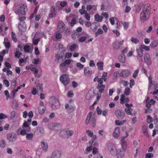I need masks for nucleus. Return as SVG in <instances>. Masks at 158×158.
<instances>
[{"label": "nucleus", "mask_w": 158, "mask_h": 158, "mask_svg": "<svg viewBox=\"0 0 158 158\" xmlns=\"http://www.w3.org/2000/svg\"><path fill=\"white\" fill-rule=\"evenodd\" d=\"M58 125V124L56 123H51L48 125V127L50 129L55 130L57 129Z\"/></svg>", "instance_id": "14"}, {"label": "nucleus", "mask_w": 158, "mask_h": 158, "mask_svg": "<svg viewBox=\"0 0 158 158\" xmlns=\"http://www.w3.org/2000/svg\"><path fill=\"white\" fill-rule=\"evenodd\" d=\"M147 122L148 123H150L152 121L153 119L152 117H151L150 115H147Z\"/></svg>", "instance_id": "50"}, {"label": "nucleus", "mask_w": 158, "mask_h": 158, "mask_svg": "<svg viewBox=\"0 0 158 158\" xmlns=\"http://www.w3.org/2000/svg\"><path fill=\"white\" fill-rule=\"evenodd\" d=\"M6 143L4 139H2L0 141V148H4L5 147Z\"/></svg>", "instance_id": "42"}, {"label": "nucleus", "mask_w": 158, "mask_h": 158, "mask_svg": "<svg viewBox=\"0 0 158 158\" xmlns=\"http://www.w3.org/2000/svg\"><path fill=\"white\" fill-rule=\"evenodd\" d=\"M92 71L89 70H84V74L85 76L89 77L91 76Z\"/></svg>", "instance_id": "37"}, {"label": "nucleus", "mask_w": 158, "mask_h": 158, "mask_svg": "<svg viewBox=\"0 0 158 158\" xmlns=\"http://www.w3.org/2000/svg\"><path fill=\"white\" fill-rule=\"evenodd\" d=\"M101 15L105 17L106 19L109 17V15L107 13L103 12L101 14Z\"/></svg>", "instance_id": "63"}, {"label": "nucleus", "mask_w": 158, "mask_h": 158, "mask_svg": "<svg viewBox=\"0 0 158 158\" xmlns=\"http://www.w3.org/2000/svg\"><path fill=\"white\" fill-rule=\"evenodd\" d=\"M130 89L129 88H127L125 89L124 94L127 95L130 94Z\"/></svg>", "instance_id": "53"}, {"label": "nucleus", "mask_w": 158, "mask_h": 158, "mask_svg": "<svg viewBox=\"0 0 158 158\" xmlns=\"http://www.w3.org/2000/svg\"><path fill=\"white\" fill-rule=\"evenodd\" d=\"M67 4V2L66 1H58L56 3V6H57L59 5H60L61 7H63L66 5Z\"/></svg>", "instance_id": "18"}, {"label": "nucleus", "mask_w": 158, "mask_h": 158, "mask_svg": "<svg viewBox=\"0 0 158 158\" xmlns=\"http://www.w3.org/2000/svg\"><path fill=\"white\" fill-rule=\"evenodd\" d=\"M125 96L124 94H121V98H120V103L121 104H124L125 102H124V101L125 100Z\"/></svg>", "instance_id": "44"}, {"label": "nucleus", "mask_w": 158, "mask_h": 158, "mask_svg": "<svg viewBox=\"0 0 158 158\" xmlns=\"http://www.w3.org/2000/svg\"><path fill=\"white\" fill-rule=\"evenodd\" d=\"M105 85H99L98 84L97 86V88L98 89V91L100 93H103L104 91Z\"/></svg>", "instance_id": "23"}, {"label": "nucleus", "mask_w": 158, "mask_h": 158, "mask_svg": "<svg viewBox=\"0 0 158 158\" xmlns=\"http://www.w3.org/2000/svg\"><path fill=\"white\" fill-rule=\"evenodd\" d=\"M41 146L44 151L46 152L48 150V146L47 143L44 141H42L41 142Z\"/></svg>", "instance_id": "16"}, {"label": "nucleus", "mask_w": 158, "mask_h": 158, "mask_svg": "<svg viewBox=\"0 0 158 158\" xmlns=\"http://www.w3.org/2000/svg\"><path fill=\"white\" fill-rule=\"evenodd\" d=\"M19 105V104L16 101H13L12 102V108L14 110H17Z\"/></svg>", "instance_id": "34"}, {"label": "nucleus", "mask_w": 158, "mask_h": 158, "mask_svg": "<svg viewBox=\"0 0 158 158\" xmlns=\"http://www.w3.org/2000/svg\"><path fill=\"white\" fill-rule=\"evenodd\" d=\"M49 103L52 108L54 110L58 109L60 106L59 102L58 99L54 96L50 97Z\"/></svg>", "instance_id": "3"}, {"label": "nucleus", "mask_w": 158, "mask_h": 158, "mask_svg": "<svg viewBox=\"0 0 158 158\" xmlns=\"http://www.w3.org/2000/svg\"><path fill=\"white\" fill-rule=\"evenodd\" d=\"M116 22V24L117 26L120 24V23L118 19L116 18L111 17L110 18V21L112 25H114V24L115 21Z\"/></svg>", "instance_id": "15"}, {"label": "nucleus", "mask_w": 158, "mask_h": 158, "mask_svg": "<svg viewBox=\"0 0 158 158\" xmlns=\"http://www.w3.org/2000/svg\"><path fill=\"white\" fill-rule=\"evenodd\" d=\"M64 11L66 13H69L71 11V9L70 7L67 6L64 9Z\"/></svg>", "instance_id": "57"}, {"label": "nucleus", "mask_w": 158, "mask_h": 158, "mask_svg": "<svg viewBox=\"0 0 158 158\" xmlns=\"http://www.w3.org/2000/svg\"><path fill=\"white\" fill-rule=\"evenodd\" d=\"M61 152L60 151L56 150L52 152L51 157L52 158H61Z\"/></svg>", "instance_id": "8"}, {"label": "nucleus", "mask_w": 158, "mask_h": 158, "mask_svg": "<svg viewBox=\"0 0 158 158\" xmlns=\"http://www.w3.org/2000/svg\"><path fill=\"white\" fill-rule=\"evenodd\" d=\"M85 19L88 20H89L90 19V16L89 14L86 13L85 14Z\"/></svg>", "instance_id": "58"}, {"label": "nucleus", "mask_w": 158, "mask_h": 158, "mask_svg": "<svg viewBox=\"0 0 158 158\" xmlns=\"http://www.w3.org/2000/svg\"><path fill=\"white\" fill-rule=\"evenodd\" d=\"M33 137V135L32 133H28L26 135V139L28 140H31Z\"/></svg>", "instance_id": "40"}, {"label": "nucleus", "mask_w": 158, "mask_h": 158, "mask_svg": "<svg viewBox=\"0 0 158 158\" xmlns=\"http://www.w3.org/2000/svg\"><path fill=\"white\" fill-rule=\"evenodd\" d=\"M56 39H58L61 38L62 37L61 34L59 33H56Z\"/></svg>", "instance_id": "62"}, {"label": "nucleus", "mask_w": 158, "mask_h": 158, "mask_svg": "<svg viewBox=\"0 0 158 158\" xmlns=\"http://www.w3.org/2000/svg\"><path fill=\"white\" fill-rule=\"evenodd\" d=\"M86 133L90 137H92L94 135L93 132L90 130H87L86 131Z\"/></svg>", "instance_id": "51"}, {"label": "nucleus", "mask_w": 158, "mask_h": 158, "mask_svg": "<svg viewBox=\"0 0 158 158\" xmlns=\"http://www.w3.org/2000/svg\"><path fill=\"white\" fill-rule=\"evenodd\" d=\"M32 71L34 72V73L35 74V76L37 78H39L40 77V75H37L38 73V70H31Z\"/></svg>", "instance_id": "49"}, {"label": "nucleus", "mask_w": 158, "mask_h": 158, "mask_svg": "<svg viewBox=\"0 0 158 158\" xmlns=\"http://www.w3.org/2000/svg\"><path fill=\"white\" fill-rule=\"evenodd\" d=\"M40 40L39 38H38L36 39H35L34 38L33 39V43L34 44L36 45L38 44V43Z\"/></svg>", "instance_id": "60"}, {"label": "nucleus", "mask_w": 158, "mask_h": 158, "mask_svg": "<svg viewBox=\"0 0 158 158\" xmlns=\"http://www.w3.org/2000/svg\"><path fill=\"white\" fill-rule=\"evenodd\" d=\"M132 111V109L130 108H126L125 109V111L126 114H127L130 115H133V114L131 113Z\"/></svg>", "instance_id": "32"}, {"label": "nucleus", "mask_w": 158, "mask_h": 158, "mask_svg": "<svg viewBox=\"0 0 158 158\" xmlns=\"http://www.w3.org/2000/svg\"><path fill=\"white\" fill-rule=\"evenodd\" d=\"M118 60L120 62L124 63L125 61V56L124 55H123L119 56L118 57Z\"/></svg>", "instance_id": "36"}, {"label": "nucleus", "mask_w": 158, "mask_h": 158, "mask_svg": "<svg viewBox=\"0 0 158 158\" xmlns=\"http://www.w3.org/2000/svg\"><path fill=\"white\" fill-rule=\"evenodd\" d=\"M130 72L128 70H124L122 71L120 74V76L124 77H128L130 74Z\"/></svg>", "instance_id": "13"}, {"label": "nucleus", "mask_w": 158, "mask_h": 158, "mask_svg": "<svg viewBox=\"0 0 158 158\" xmlns=\"http://www.w3.org/2000/svg\"><path fill=\"white\" fill-rule=\"evenodd\" d=\"M64 26V23L62 22H59L57 27L58 31L60 32H63L65 28Z\"/></svg>", "instance_id": "10"}, {"label": "nucleus", "mask_w": 158, "mask_h": 158, "mask_svg": "<svg viewBox=\"0 0 158 158\" xmlns=\"http://www.w3.org/2000/svg\"><path fill=\"white\" fill-rule=\"evenodd\" d=\"M113 47L114 49H119L120 47L116 42L113 44Z\"/></svg>", "instance_id": "47"}, {"label": "nucleus", "mask_w": 158, "mask_h": 158, "mask_svg": "<svg viewBox=\"0 0 158 158\" xmlns=\"http://www.w3.org/2000/svg\"><path fill=\"white\" fill-rule=\"evenodd\" d=\"M76 48V45L75 44H73L70 47L69 50L71 51H73Z\"/></svg>", "instance_id": "55"}, {"label": "nucleus", "mask_w": 158, "mask_h": 158, "mask_svg": "<svg viewBox=\"0 0 158 158\" xmlns=\"http://www.w3.org/2000/svg\"><path fill=\"white\" fill-rule=\"evenodd\" d=\"M4 39V41L3 42V44H4L5 47L6 48L8 49L10 46V42H9L7 38H5Z\"/></svg>", "instance_id": "21"}, {"label": "nucleus", "mask_w": 158, "mask_h": 158, "mask_svg": "<svg viewBox=\"0 0 158 158\" xmlns=\"http://www.w3.org/2000/svg\"><path fill=\"white\" fill-rule=\"evenodd\" d=\"M142 131L144 135L147 137H149V135L148 133L147 129V127L145 125H143L142 127Z\"/></svg>", "instance_id": "17"}, {"label": "nucleus", "mask_w": 158, "mask_h": 158, "mask_svg": "<svg viewBox=\"0 0 158 158\" xmlns=\"http://www.w3.org/2000/svg\"><path fill=\"white\" fill-rule=\"evenodd\" d=\"M71 60L70 59L66 60L64 62L60 64V66L62 67H64L66 65L69 64L71 62Z\"/></svg>", "instance_id": "25"}, {"label": "nucleus", "mask_w": 158, "mask_h": 158, "mask_svg": "<svg viewBox=\"0 0 158 158\" xmlns=\"http://www.w3.org/2000/svg\"><path fill=\"white\" fill-rule=\"evenodd\" d=\"M103 31L101 29H99L95 33V36H97L98 35L102 34Z\"/></svg>", "instance_id": "48"}, {"label": "nucleus", "mask_w": 158, "mask_h": 158, "mask_svg": "<svg viewBox=\"0 0 158 158\" xmlns=\"http://www.w3.org/2000/svg\"><path fill=\"white\" fill-rule=\"evenodd\" d=\"M96 65L98 69H102L103 66V62L102 61H99L97 62Z\"/></svg>", "instance_id": "31"}, {"label": "nucleus", "mask_w": 158, "mask_h": 158, "mask_svg": "<svg viewBox=\"0 0 158 158\" xmlns=\"http://www.w3.org/2000/svg\"><path fill=\"white\" fill-rule=\"evenodd\" d=\"M153 156V154L151 153H147L145 155L146 158H151Z\"/></svg>", "instance_id": "64"}, {"label": "nucleus", "mask_w": 158, "mask_h": 158, "mask_svg": "<svg viewBox=\"0 0 158 158\" xmlns=\"http://www.w3.org/2000/svg\"><path fill=\"white\" fill-rule=\"evenodd\" d=\"M103 17L97 14L94 15V19L95 21L101 22L102 21Z\"/></svg>", "instance_id": "27"}, {"label": "nucleus", "mask_w": 158, "mask_h": 158, "mask_svg": "<svg viewBox=\"0 0 158 158\" xmlns=\"http://www.w3.org/2000/svg\"><path fill=\"white\" fill-rule=\"evenodd\" d=\"M62 52H60L59 54H56L55 56L56 60H58L59 62L62 61L64 60V55Z\"/></svg>", "instance_id": "12"}, {"label": "nucleus", "mask_w": 158, "mask_h": 158, "mask_svg": "<svg viewBox=\"0 0 158 158\" xmlns=\"http://www.w3.org/2000/svg\"><path fill=\"white\" fill-rule=\"evenodd\" d=\"M138 73L139 71L138 70H135L133 74V77L134 78H136L137 76H138Z\"/></svg>", "instance_id": "59"}, {"label": "nucleus", "mask_w": 158, "mask_h": 158, "mask_svg": "<svg viewBox=\"0 0 158 158\" xmlns=\"http://www.w3.org/2000/svg\"><path fill=\"white\" fill-rule=\"evenodd\" d=\"M120 129L118 127H116L113 133V135L114 138L118 137L119 135Z\"/></svg>", "instance_id": "19"}, {"label": "nucleus", "mask_w": 158, "mask_h": 158, "mask_svg": "<svg viewBox=\"0 0 158 158\" xmlns=\"http://www.w3.org/2000/svg\"><path fill=\"white\" fill-rule=\"evenodd\" d=\"M144 62L147 65L149 66L151 65L152 61L150 56L148 53H146L144 54Z\"/></svg>", "instance_id": "9"}, {"label": "nucleus", "mask_w": 158, "mask_h": 158, "mask_svg": "<svg viewBox=\"0 0 158 158\" xmlns=\"http://www.w3.org/2000/svg\"><path fill=\"white\" fill-rule=\"evenodd\" d=\"M158 45V40H155L151 43L150 44V46L151 48H154L157 46Z\"/></svg>", "instance_id": "24"}, {"label": "nucleus", "mask_w": 158, "mask_h": 158, "mask_svg": "<svg viewBox=\"0 0 158 158\" xmlns=\"http://www.w3.org/2000/svg\"><path fill=\"white\" fill-rule=\"evenodd\" d=\"M121 145L123 149L126 150L127 148V144L125 140H123V141H121Z\"/></svg>", "instance_id": "39"}, {"label": "nucleus", "mask_w": 158, "mask_h": 158, "mask_svg": "<svg viewBox=\"0 0 158 158\" xmlns=\"http://www.w3.org/2000/svg\"><path fill=\"white\" fill-rule=\"evenodd\" d=\"M125 150H124V149L121 150L120 149H118V154L117 155H118L120 156V157H123L125 155Z\"/></svg>", "instance_id": "28"}, {"label": "nucleus", "mask_w": 158, "mask_h": 158, "mask_svg": "<svg viewBox=\"0 0 158 158\" xmlns=\"http://www.w3.org/2000/svg\"><path fill=\"white\" fill-rule=\"evenodd\" d=\"M79 12L80 14L81 15H83L87 12L85 10V6L84 5H83L81 7V9L79 10Z\"/></svg>", "instance_id": "35"}, {"label": "nucleus", "mask_w": 158, "mask_h": 158, "mask_svg": "<svg viewBox=\"0 0 158 158\" xmlns=\"http://www.w3.org/2000/svg\"><path fill=\"white\" fill-rule=\"evenodd\" d=\"M85 25L87 27H90L91 29L94 31H95L97 29L96 26L94 23H91L90 22H88L85 23Z\"/></svg>", "instance_id": "11"}, {"label": "nucleus", "mask_w": 158, "mask_h": 158, "mask_svg": "<svg viewBox=\"0 0 158 158\" xmlns=\"http://www.w3.org/2000/svg\"><path fill=\"white\" fill-rule=\"evenodd\" d=\"M121 23L123 26L124 29L125 30H126L129 27V23L126 22H121Z\"/></svg>", "instance_id": "38"}, {"label": "nucleus", "mask_w": 158, "mask_h": 158, "mask_svg": "<svg viewBox=\"0 0 158 158\" xmlns=\"http://www.w3.org/2000/svg\"><path fill=\"white\" fill-rule=\"evenodd\" d=\"M8 116L5 114H4L3 113H0V119H3L7 118Z\"/></svg>", "instance_id": "52"}, {"label": "nucleus", "mask_w": 158, "mask_h": 158, "mask_svg": "<svg viewBox=\"0 0 158 158\" xmlns=\"http://www.w3.org/2000/svg\"><path fill=\"white\" fill-rule=\"evenodd\" d=\"M64 131L66 135L69 137L72 136L74 132V131L72 130L69 131L68 130H66Z\"/></svg>", "instance_id": "26"}, {"label": "nucleus", "mask_w": 158, "mask_h": 158, "mask_svg": "<svg viewBox=\"0 0 158 158\" xmlns=\"http://www.w3.org/2000/svg\"><path fill=\"white\" fill-rule=\"evenodd\" d=\"M16 114V112L15 111H13L10 113V119L11 120L13 119L15 117Z\"/></svg>", "instance_id": "41"}, {"label": "nucleus", "mask_w": 158, "mask_h": 158, "mask_svg": "<svg viewBox=\"0 0 158 158\" xmlns=\"http://www.w3.org/2000/svg\"><path fill=\"white\" fill-rule=\"evenodd\" d=\"M27 10V7L24 5L18 4L15 5L14 7V12L18 15H25Z\"/></svg>", "instance_id": "1"}, {"label": "nucleus", "mask_w": 158, "mask_h": 158, "mask_svg": "<svg viewBox=\"0 0 158 158\" xmlns=\"http://www.w3.org/2000/svg\"><path fill=\"white\" fill-rule=\"evenodd\" d=\"M92 114V113L91 112H89L88 114L87 118L85 120V124H87L90 120V118L91 117Z\"/></svg>", "instance_id": "33"}, {"label": "nucleus", "mask_w": 158, "mask_h": 158, "mask_svg": "<svg viewBox=\"0 0 158 158\" xmlns=\"http://www.w3.org/2000/svg\"><path fill=\"white\" fill-rule=\"evenodd\" d=\"M7 139L10 142H15L17 139V135L14 133H10L6 135Z\"/></svg>", "instance_id": "6"}, {"label": "nucleus", "mask_w": 158, "mask_h": 158, "mask_svg": "<svg viewBox=\"0 0 158 158\" xmlns=\"http://www.w3.org/2000/svg\"><path fill=\"white\" fill-rule=\"evenodd\" d=\"M130 86L131 88H132L135 85V83L134 79H132L130 80Z\"/></svg>", "instance_id": "56"}, {"label": "nucleus", "mask_w": 158, "mask_h": 158, "mask_svg": "<svg viewBox=\"0 0 158 158\" xmlns=\"http://www.w3.org/2000/svg\"><path fill=\"white\" fill-rule=\"evenodd\" d=\"M141 48H142V49H144L146 51H148L149 50V47L145 45L144 44H142L141 45Z\"/></svg>", "instance_id": "46"}, {"label": "nucleus", "mask_w": 158, "mask_h": 158, "mask_svg": "<svg viewBox=\"0 0 158 158\" xmlns=\"http://www.w3.org/2000/svg\"><path fill=\"white\" fill-rule=\"evenodd\" d=\"M107 73L106 72H103V73L102 74V78L103 79L104 81H106V80L107 79Z\"/></svg>", "instance_id": "54"}, {"label": "nucleus", "mask_w": 158, "mask_h": 158, "mask_svg": "<svg viewBox=\"0 0 158 158\" xmlns=\"http://www.w3.org/2000/svg\"><path fill=\"white\" fill-rule=\"evenodd\" d=\"M131 41L135 44H137L139 41V40L136 38L131 37Z\"/></svg>", "instance_id": "45"}, {"label": "nucleus", "mask_w": 158, "mask_h": 158, "mask_svg": "<svg viewBox=\"0 0 158 158\" xmlns=\"http://www.w3.org/2000/svg\"><path fill=\"white\" fill-rule=\"evenodd\" d=\"M24 49L25 52L30 53L32 51L30 46L28 45H25L24 48Z\"/></svg>", "instance_id": "29"}, {"label": "nucleus", "mask_w": 158, "mask_h": 158, "mask_svg": "<svg viewBox=\"0 0 158 158\" xmlns=\"http://www.w3.org/2000/svg\"><path fill=\"white\" fill-rule=\"evenodd\" d=\"M60 81L65 85H67L69 83L70 78L66 74H62L60 77Z\"/></svg>", "instance_id": "5"}, {"label": "nucleus", "mask_w": 158, "mask_h": 158, "mask_svg": "<svg viewBox=\"0 0 158 158\" xmlns=\"http://www.w3.org/2000/svg\"><path fill=\"white\" fill-rule=\"evenodd\" d=\"M38 110L39 113L42 114L44 113L45 110V107L39 106Z\"/></svg>", "instance_id": "30"}, {"label": "nucleus", "mask_w": 158, "mask_h": 158, "mask_svg": "<svg viewBox=\"0 0 158 158\" xmlns=\"http://www.w3.org/2000/svg\"><path fill=\"white\" fill-rule=\"evenodd\" d=\"M81 31L82 28L81 27H78L76 30V32H74L73 34V36L72 37L74 39L76 38V37H75V36H76L78 35L79 32H81Z\"/></svg>", "instance_id": "22"}, {"label": "nucleus", "mask_w": 158, "mask_h": 158, "mask_svg": "<svg viewBox=\"0 0 158 158\" xmlns=\"http://www.w3.org/2000/svg\"><path fill=\"white\" fill-rule=\"evenodd\" d=\"M150 12L145 6L143 9V11L140 14V18L142 22L147 20L149 17Z\"/></svg>", "instance_id": "2"}, {"label": "nucleus", "mask_w": 158, "mask_h": 158, "mask_svg": "<svg viewBox=\"0 0 158 158\" xmlns=\"http://www.w3.org/2000/svg\"><path fill=\"white\" fill-rule=\"evenodd\" d=\"M115 114L116 117L119 119H122L124 117L125 113L121 110H117L114 112Z\"/></svg>", "instance_id": "7"}, {"label": "nucleus", "mask_w": 158, "mask_h": 158, "mask_svg": "<svg viewBox=\"0 0 158 158\" xmlns=\"http://www.w3.org/2000/svg\"><path fill=\"white\" fill-rule=\"evenodd\" d=\"M17 84L16 79H14L12 80V81L11 83V87L12 88L14 89Z\"/></svg>", "instance_id": "43"}, {"label": "nucleus", "mask_w": 158, "mask_h": 158, "mask_svg": "<svg viewBox=\"0 0 158 158\" xmlns=\"http://www.w3.org/2000/svg\"><path fill=\"white\" fill-rule=\"evenodd\" d=\"M21 55V53L19 51H16L15 54V56L17 58L19 57Z\"/></svg>", "instance_id": "61"}, {"label": "nucleus", "mask_w": 158, "mask_h": 158, "mask_svg": "<svg viewBox=\"0 0 158 158\" xmlns=\"http://www.w3.org/2000/svg\"><path fill=\"white\" fill-rule=\"evenodd\" d=\"M136 51L138 56L140 57H142L143 56V50L140 47L137 49Z\"/></svg>", "instance_id": "20"}, {"label": "nucleus", "mask_w": 158, "mask_h": 158, "mask_svg": "<svg viewBox=\"0 0 158 158\" xmlns=\"http://www.w3.org/2000/svg\"><path fill=\"white\" fill-rule=\"evenodd\" d=\"M107 148L111 155L113 156L117 155L118 150H117L115 146L113 144L109 143L108 144Z\"/></svg>", "instance_id": "4"}]
</instances>
